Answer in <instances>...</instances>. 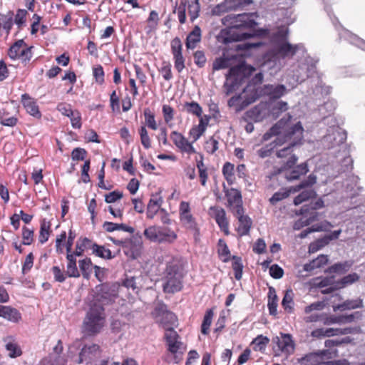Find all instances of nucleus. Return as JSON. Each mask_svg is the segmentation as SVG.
I'll return each mask as SVG.
<instances>
[{
  "label": "nucleus",
  "mask_w": 365,
  "mask_h": 365,
  "mask_svg": "<svg viewBox=\"0 0 365 365\" xmlns=\"http://www.w3.org/2000/svg\"><path fill=\"white\" fill-rule=\"evenodd\" d=\"M32 46L26 47L23 39L16 41L9 49L8 55L11 59L21 58L23 61H29L31 58Z\"/></svg>",
  "instance_id": "obj_12"
},
{
  "label": "nucleus",
  "mask_w": 365,
  "mask_h": 365,
  "mask_svg": "<svg viewBox=\"0 0 365 365\" xmlns=\"http://www.w3.org/2000/svg\"><path fill=\"white\" fill-rule=\"evenodd\" d=\"M294 192V187H292L289 190L277 192L269 199V201L272 204L274 205V204L277 203V202L287 198L289 195L290 192Z\"/></svg>",
  "instance_id": "obj_52"
},
{
  "label": "nucleus",
  "mask_w": 365,
  "mask_h": 365,
  "mask_svg": "<svg viewBox=\"0 0 365 365\" xmlns=\"http://www.w3.org/2000/svg\"><path fill=\"white\" fill-rule=\"evenodd\" d=\"M269 38L272 46L265 58L275 64H280L281 60L292 58L298 51L304 49L302 44L293 45L289 43L288 29L286 28H279L271 34Z\"/></svg>",
  "instance_id": "obj_2"
},
{
  "label": "nucleus",
  "mask_w": 365,
  "mask_h": 365,
  "mask_svg": "<svg viewBox=\"0 0 365 365\" xmlns=\"http://www.w3.org/2000/svg\"><path fill=\"white\" fill-rule=\"evenodd\" d=\"M171 52L172 54H176L182 53V42L178 37L174 38L170 42Z\"/></svg>",
  "instance_id": "obj_64"
},
{
  "label": "nucleus",
  "mask_w": 365,
  "mask_h": 365,
  "mask_svg": "<svg viewBox=\"0 0 365 365\" xmlns=\"http://www.w3.org/2000/svg\"><path fill=\"white\" fill-rule=\"evenodd\" d=\"M0 317L15 322L21 319V314L17 309L2 305H0Z\"/></svg>",
  "instance_id": "obj_29"
},
{
  "label": "nucleus",
  "mask_w": 365,
  "mask_h": 365,
  "mask_svg": "<svg viewBox=\"0 0 365 365\" xmlns=\"http://www.w3.org/2000/svg\"><path fill=\"white\" fill-rule=\"evenodd\" d=\"M79 268L82 272V275L85 279H88L91 273L92 262L88 257H86L78 262Z\"/></svg>",
  "instance_id": "obj_42"
},
{
  "label": "nucleus",
  "mask_w": 365,
  "mask_h": 365,
  "mask_svg": "<svg viewBox=\"0 0 365 365\" xmlns=\"http://www.w3.org/2000/svg\"><path fill=\"white\" fill-rule=\"evenodd\" d=\"M214 313L212 309L207 310L204 319L202 321V324L201 326V332L203 334H207L209 333L210 327L212 324V320L213 317Z\"/></svg>",
  "instance_id": "obj_45"
},
{
  "label": "nucleus",
  "mask_w": 365,
  "mask_h": 365,
  "mask_svg": "<svg viewBox=\"0 0 365 365\" xmlns=\"http://www.w3.org/2000/svg\"><path fill=\"white\" fill-rule=\"evenodd\" d=\"M175 69L180 73L185 68V58L182 53L173 55Z\"/></svg>",
  "instance_id": "obj_60"
},
{
  "label": "nucleus",
  "mask_w": 365,
  "mask_h": 365,
  "mask_svg": "<svg viewBox=\"0 0 365 365\" xmlns=\"http://www.w3.org/2000/svg\"><path fill=\"white\" fill-rule=\"evenodd\" d=\"M232 269L235 271V277L236 279L240 280L242 276L243 265L241 258L234 256L232 257Z\"/></svg>",
  "instance_id": "obj_49"
},
{
  "label": "nucleus",
  "mask_w": 365,
  "mask_h": 365,
  "mask_svg": "<svg viewBox=\"0 0 365 365\" xmlns=\"http://www.w3.org/2000/svg\"><path fill=\"white\" fill-rule=\"evenodd\" d=\"M352 329L350 328L340 329V328H328V329H318L314 331V334L317 336H332L337 335H345L351 333Z\"/></svg>",
  "instance_id": "obj_26"
},
{
  "label": "nucleus",
  "mask_w": 365,
  "mask_h": 365,
  "mask_svg": "<svg viewBox=\"0 0 365 365\" xmlns=\"http://www.w3.org/2000/svg\"><path fill=\"white\" fill-rule=\"evenodd\" d=\"M160 72L162 73L163 77L166 81H170L173 78L171 65L170 63L163 62V66L160 69Z\"/></svg>",
  "instance_id": "obj_63"
},
{
  "label": "nucleus",
  "mask_w": 365,
  "mask_h": 365,
  "mask_svg": "<svg viewBox=\"0 0 365 365\" xmlns=\"http://www.w3.org/2000/svg\"><path fill=\"white\" fill-rule=\"evenodd\" d=\"M294 293L292 289L286 290L284 297L282 301V306L289 313H292L294 311Z\"/></svg>",
  "instance_id": "obj_38"
},
{
  "label": "nucleus",
  "mask_w": 365,
  "mask_h": 365,
  "mask_svg": "<svg viewBox=\"0 0 365 365\" xmlns=\"http://www.w3.org/2000/svg\"><path fill=\"white\" fill-rule=\"evenodd\" d=\"M327 255H321L316 259L304 265L303 269L306 272H311L315 269L320 268L328 262Z\"/></svg>",
  "instance_id": "obj_31"
},
{
  "label": "nucleus",
  "mask_w": 365,
  "mask_h": 365,
  "mask_svg": "<svg viewBox=\"0 0 365 365\" xmlns=\"http://www.w3.org/2000/svg\"><path fill=\"white\" fill-rule=\"evenodd\" d=\"M269 343V339L261 334L252 340V345L255 351L264 352Z\"/></svg>",
  "instance_id": "obj_34"
},
{
  "label": "nucleus",
  "mask_w": 365,
  "mask_h": 365,
  "mask_svg": "<svg viewBox=\"0 0 365 365\" xmlns=\"http://www.w3.org/2000/svg\"><path fill=\"white\" fill-rule=\"evenodd\" d=\"M210 211L212 212L213 217L221 230L226 235H229V222L226 217L225 210L220 207H211Z\"/></svg>",
  "instance_id": "obj_18"
},
{
  "label": "nucleus",
  "mask_w": 365,
  "mask_h": 365,
  "mask_svg": "<svg viewBox=\"0 0 365 365\" xmlns=\"http://www.w3.org/2000/svg\"><path fill=\"white\" fill-rule=\"evenodd\" d=\"M157 321L163 326V327L166 331L168 330V328H172L171 326L175 323L176 317L174 313L168 311L167 313H165V315L161 316L160 318H158Z\"/></svg>",
  "instance_id": "obj_37"
},
{
  "label": "nucleus",
  "mask_w": 365,
  "mask_h": 365,
  "mask_svg": "<svg viewBox=\"0 0 365 365\" xmlns=\"http://www.w3.org/2000/svg\"><path fill=\"white\" fill-rule=\"evenodd\" d=\"M66 360L62 356L49 355L43 359L38 365H66Z\"/></svg>",
  "instance_id": "obj_39"
},
{
  "label": "nucleus",
  "mask_w": 365,
  "mask_h": 365,
  "mask_svg": "<svg viewBox=\"0 0 365 365\" xmlns=\"http://www.w3.org/2000/svg\"><path fill=\"white\" fill-rule=\"evenodd\" d=\"M243 66L237 65L232 66L226 74V81L224 87L226 93L230 94L239 88L243 78Z\"/></svg>",
  "instance_id": "obj_9"
},
{
  "label": "nucleus",
  "mask_w": 365,
  "mask_h": 365,
  "mask_svg": "<svg viewBox=\"0 0 365 365\" xmlns=\"http://www.w3.org/2000/svg\"><path fill=\"white\" fill-rule=\"evenodd\" d=\"M232 59L229 58H218L213 62V70H220L227 68L232 66Z\"/></svg>",
  "instance_id": "obj_48"
},
{
  "label": "nucleus",
  "mask_w": 365,
  "mask_h": 365,
  "mask_svg": "<svg viewBox=\"0 0 365 365\" xmlns=\"http://www.w3.org/2000/svg\"><path fill=\"white\" fill-rule=\"evenodd\" d=\"M143 235L149 241L158 244H172L178 238L175 232L170 227L158 225L149 226L145 229Z\"/></svg>",
  "instance_id": "obj_6"
},
{
  "label": "nucleus",
  "mask_w": 365,
  "mask_h": 365,
  "mask_svg": "<svg viewBox=\"0 0 365 365\" xmlns=\"http://www.w3.org/2000/svg\"><path fill=\"white\" fill-rule=\"evenodd\" d=\"M106 323L104 308L101 304H93L84 319L83 332L88 336L95 335L101 331Z\"/></svg>",
  "instance_id": "obj_5"
},
{
  "label": "nucleus",
  "mask_w": 365,
  "mask_h": 365,
  "mask_svg": "<svg viewBox=\"0 0 365 365\" xmlns=\"http://www.w3.org/2000/svg\"><path fill=\"white\" fill-rule=\"evenodd\" d=\"M93 77L95 78L96 81L98 84L102 85L104 83L105 73H104V71H103L102 66L98 65L96 67H93Z\"/></svg>",
  "instance_id": "obj_54"
},
{
  "label": "nucleus",
  "mask_w": 365,
  "mask_h": 365,
  "mask_svg": "<svg viewBox=\"0 0 365 365\" xmlns=\"http://www.w3.org/2000/svg\"><path fill=\"white\" fill-rule=\"evenodd\" d=\"M362 314L360 312H355L350 314H343L339 316H331L327 317L324 321V324L330 325L333 324H344L351 323L356 320L361 319Z\"/></svg>",
  "instance_id": "obj_16"
},
{
  "label": "nucleus",
  "mask_w": 365,
  "mask_h": 365,
  "mask_svg": "<svg viewBox=\"0 0 365 365\" xmlns=\"http://www.w3.org/2000/svg\"><path fill=\"white\" fill-rule=\"evenodd\" d=\"M185 110L190 114L200 117L202 113V107L197 102H186L183 105Z\"/></svg>",
  "instance_id": "obj_41"
},
{
  "label": "nucleus",
  "mask_w": 365,
  "mask_h": 365,
  "mask_svg": "<svg viewBox=\"0 0 365 365\" xmlns=\"http://www.w3.org/2000/svg\"><path fill=\"white\" fill-rule=\"evenodd\" d=\"M352 265L350 261H345L344 262H339L329 267L327 270L329 273L344 274L346 272Z\"/></svg>",
  "instance_id": "obj_36"
},
{
  "label": "nucleus",
  "mask_w": 365,
  "mask_h": 365,
  "mask_svg": "<svg viewBox=\"0 0 365 365\" xmlns=\"http://www.w3.org/2000/svg\"><path fill=\"white\" fill-rule=\"evenodd\" d=\"M272 342L275 356H279L281 354L290 355L294 351V343L289 334L280 333L279 336H276L272 339Z\"/></svg>",
  "instance_id": "obj_7"
},
{
  "label": "nucleus",
  "mask_w": 365,
  "mask_h": 365,
  "mask_svg": "<svg viewBox=\"0 0 365 365\" xmlns=\"http://www.w3.org/2000/svg\"><path fill=\"white\" fill-rule=\"evenodd\" d=\"M165 337L168 350L173 354L177 353L181 345V343L178 340V334L177 332L173 328H168V330L165 331Z\"/></svg>",
  "instance_id": "obj_22"
},
{
  "label": "nucleus",
  "mask_w": 365,
  "mask_h": 365,
  "mask_svg": "<svg viewBox=\"0 0 365 365\" xmlns=\"http://www.w3.org/2000/svg\"><path fill=\"white\" fill-rule=\"evenodd\" d=\"M5 349L10 358H16L22 354L20 346L11 336H6L3 339Z\"/></svg>",
  "instance_id": "obj_21"
},
{
  "label": "nucleus",
  "mask_w": 365,
  "mask_h": 365,
  "mask_svg": "<svg viewBox=\"0 0 365 365\" xmlns=\"http://www.w3.org/2000/svg\"><path fill=\"white\" fill-rule=\"evenodd\" d=\"M139 133L140 136V141L143 146L145 149H148L150 148V140L148 134V131L145 126L140 127L139 130Z\"/></svg>",
  "instance_id": "obj_56"
},
{
  "label": "nucleus",
  "mask_w": 365,
  "mask_h": 365,
  "mask_svg": "<svg viewBox=\"0 0 365 365\" xmlns=\"http://www.w3.org/2000/svg\"><path fill=\"white\" fill-rule=\"evenodd\" d=\"M187 9L190 19L193 22L199 16L200 9L199 0H188Z\"/></svg>",
  "instance_id": "obj_40"
},
{
  "label": "nucleus",
  "mask_w": 365,
  "mask_h": 365,
  "mask_svg": "<svg viewBox=\"0 0 365 365\" xmlns=\"http://www.w3.org/2000/svg\"><path fill=\"white\" fill-rule=\"evenodd\" d=\"M287 122L283 119L279 120L269 131L263 135L264 140H268L272 136L277 135L273 143L277 146L287 144L286 146L277 151L276 155L279 158H286V162L277 170L274 174H281L283 171L292 168L298 160V157L293 153V148L302 143L303 138V127L300 122L292 126H287Z\"/></svg>",
  "instance_id": "obj_1"
},
{
  "label": "nucleus",
  "mask_w": 365,
  "mask_h": 365,
  "mask_svg": "<svg viewBox=\"0 0 365 365\" xmlns=\"http://www.w3.org/2000/svg\"><path fill=\"white\" fill-rule=\"evenodd\" d=\"M316 195V192L312 190L308 189L302 191L300 194H299L294 200V204L295 205H298L303 202L314 197Z\"/></svg>",
  "instance_id": "obj_46"
},
{
  "label": "nucleus",
  "mask_w": 365,
  "mask_h": 365,
  "mask_svg": "<svg viewBox=\"0 0 365 365\" xmlns=\"http://www.w3.org/2000/svg\"><path fill=\"white\" fill-rule=\"evenodd\" d=\"M329 242L330 238H327V236L322 239H319L310 244L309 247V252L311 253H314L324 247L325 245H328Z\"/></svg>",
  "instance_id": "obj_47"
},
{
  "label": "nucleus",
  "mask_w": 365,
  "mask_h": 365,
  "mask_svg": "<svg viewBox=\"0 0 365 365\" xmlns=\"http://www.w3.org/2000/svg\"><path fill=\"white\" fill-rule=\"evenodd\" d=\"M201 29L198 26H195L192 31L186 38L185 46L187 49H194L197 44L201 41Z\"/></svg>",
  "instance_id": "obj_27"
},
{
  "label": "nucleus",
  "mask_w": 365,
  "mask_h": 365,
  "mask_svg": "<svg viewBox=\"0 0 365 365\" xmlns=\"http://www.w3.org/2000/svg\"><path fill=\"white\" fill-rule=\"evenodd\" d=\"M101 356L100 346L97 344L86 345L81 349L78 363L92 364Z\"/></svg>",
  "instance_id": "obj_13"
},
{
  "label": "nucleus",
  "mask_w": 365,
  "mask_h": 365,
  "mask_svg": "<svg viewBox=\"0 0 365 365\" xmlns=\"http://www.w3.org/2000/svg\"><path fill=\"white\" fill-rule=\"evenodd\" d=\"M317 178L314 175H309L307 179L302 181L299 185L294 187V192H297L300 189L311 186L316 182Z\"/></svg>",
  "instance_id": "obj_62"
},
{
  "label": "nucleus",
  "mask_w": 365,
  "mask_h": 365,
  "mask_svg": "<svg viewBox=\"0 0 365 365\" xmlns=\"http://www.w3.org/2000/svg\"><path fill=\"white\" fill-rule=\"evenodd\" d=\"M346 139V133L340 129H336L333 132V146L343 143Z\"/></svg>",
  "instance_id": "obj_57"
},
{
  "label": "nucleus",
  "mask_w": 365,
  "mask_h": 365,
  "mask_svg": "<svg viewBox=\"0 0 365 365\" xmlns=\"http://www.w3.org/2000/svg\"><path fill=\"white\" fill-rule=\"evenodd\" d=\"M91 250L93 254L105 259H112L115 257V255H112L111 251L109 249H106L103 245H98L96 243H93Z\"/></svg>",
  "instance_id": "obj_32"
},
{
  "label": "nucleus",
  "mask_w": 365,
  "mask_h": 365,
  "mask_svg": "<svg viewBox=\"0 0 365 365\" xmlns=\"http://www.w3.org/2000/svg\"><path fill=\"white\" fill-rule=\"evenodd\" d=\"M93 242L88 238L85 237L82 240H78L76 245V250L72 254L76 255V257H80L83 255L84 250L86 249L91 250Z\"/></svg>",
  "instance_id": "obj_35"
},
{
  "label": "nucleus",
  "mask_w": 365,
  "mask_h": 365,
  "mask_svg": "<svg viewBox=\"0 0 365 365\" xmlns=\"http://www.w3.org/2000/svg\"><path fill=\"white\" fill-rule=\"evenodd\" d=\"M324 206V201L322 199H318L314 202H312L311 205H304L299 211V214L303 215L300 220L302 226L308 225L316 220L317 212L315 210Z\"/></svg>",
  "instance_id": "obj_11"
},
{
  "label": "nucleus",
  "mask_w": 365,
  "mask_h": 365,
  "mask_svg": "<svg viewBox=\"0 0 365 365\" xmlns=\"http://www.w3.org/2000/svg\"><path fill=\"white\" fill-rule=\"evenodd\" d=\"M21 102L26 111L31 115L36 118L41 117V113L38 107L29 94L24 93L21 96Z\"/></svg>",
  "instance_id": "obj_25"
},
{
  "label": "nucleus",
  "mask_w": 365,
  "mask_h": 365,
  "mask_svg": "<svg viewBox=\"0 0 365 365\" xmlns=\"http://www.w3.org/2000/svg\"><path fill=\"white\" fill-rule=\"evenodd\" d=\"M50 235V222H46V220H43L41 224L40 233H39V242L41 244L45 243L49 237Z\"/></svg>",
  "instance_id": "obj_44"
},
{
  "label": "nucleus",
  "mask_w": 365,
  "mask_h": 365,
  "mask_svg": "<svg viewBox=\"0 0 365 365\" xmlns=\"http://www.w3.org/2000/svg\"><path fill=\"white\" fill-rule=\"evenodd\" d=\"M163 200L159 193H155L151 195L147 206L146 216L149 219H153L155 215L160 211V207Z\"/></svg>",
  "instance_id": "obj_20"
},
{
  "label": "nucleus",
  "mask_w": 365,
  "mask_h": 365,
  "mask_svg": "<svg viewBox=\"0 0 365 365\" xmlns=\"http://www.w3.org/2000/svg\"><path fill=\"white\" fill-rule=\"evenodd\" d=\"M205 129L202 125H196L192 127L189 132V135L192 138V142L197 141L200 137L205 133Z\"/></svg>",
  "instance_id": "obj_59"
},
{
  "label": "nucleus",
  "mask_w": 365,
  "mask_h": 365,
  "mask_svg": "<svg viewBox=\"0 0 365 365\" xmlns=\"http://www.w3.org/2000/svg\"><path fill=\"white\" fill-rule=\"evenodd\" d=\"M309 172L307 162H304L297 166H293L289 170L283 171L284 178L288 181H292L299 179L301 176L306 175Z\"/></svg>",
  "instance_id": "obj_19"
},
{
  "label": "nucleus",
  "mask_w": 365,
  "mask_h": 365,
  "mask_svg": "<svg viewBox=\"0 0 365 365\" xmlns=\"http://www.w3.org/2000/svg\"><path fill=\"white\" fill-rule=\"evenodd\" d=\"M364 307L363 300L361 298H358L356 299H347L344 301L343 303L339 304L333 305V311H346L351 310L357 308H362Z\"/></svg>",
  "instance_id": "obj_24"
},
{
  "label": "nucleus",
  "mask_w": 365,
  "mask_h": 365,
  "mask_svg": "<svg viewBox=\"0 0 365 365\" xmlns=\"http://www.w3.org/2000/svg\"><path fill=\"white\" fill-rule=\"evenodd\" d=\"M183 270L179 262H168L161 278L163 292L166 294H175L181 291L183 287Z\"/></svg>",
  "instance_id": "obj_4"
},
{
  "label": "nucleus",
  "mask_w": 365,
  "mask_h": 365,
  "mask_svg": "<svg viewBox=\"0 0 365 365\" xmlns=\"http://www.w3.org/2000/svg\"><path fill=\"white\" fill-rule=\"evenodd\" d=\"M278 304V297L274 287H269L268 292V309L271 315L277 314V307Z\"/></svg>",
  "instance_id": "obj_33"
},
{
  "label": "nucleus",
  "mask_w": 365,
  "mask_h": 365,
  "mask_svg": "<svg viewBox=\"0 0 365 365\" xmlns=\"http://www.w3.org/2000/svg\"><path fill=\"white\" fill-rule=\"evenodd\" d=\"M255 13H243L237 15L230 14L228 16L231 20V27L227 36L224 37L223 42L228 43L233 41H240L254 36L253 33L244 31V29H252L257 25L255 18Z\"/></svg>",
  "instance_id": "obj_3"
},
{
  "label": "nucleus",
  "mask_w": 365,
  "mask_h": 365,
  "mask_svg": "<svg viewBox=\"0 0 365 365\" xmlns=\"http://www.w3.org/2000/svg\"><path fill=\"white\" fill-rule=\"evenodd\" d=\"M180 219L183 226L186 229L192 231L195 236L199 235V229L191 213L180 215Z\"/></svg>",
  "instance_id": "obj_28"
},
{
  "label": "nucleus",
  "mask_w": 365,
  "mask_h": 365,
  "mask_svg": "<svg viewBox=\"0 0 365 365\" xmlns=\"http://www.w3.org/2000/svg\"><path fill=\"white\" fill-rule=\"evenodd\" d=\"M264 95L268 96L270 98L276 99L282 97L286 92V87L284 85H264L262 89Z\"/></svg>",
  "instance_id": "obj_23"
},
{
  "label": "nucleus",
  "mask_w": 365,
  "mask_h": 365,
  "mask_svg": "<svg viewBox=\"0 0 365 365\" xmlns=\"http://www.w3.org/2000/svg\"><path fill=\"white\" fill-rule=\"evenodd\" d=\"M224 192L227 200V207L230 212L233 214L239 211H242L243 201L241 192L235 188L227 189L225 185H223Z\"/></svg>",
  "instance_id": "obj_10"
},
{
  "label": "nucleus",
  "mask_w": 365,
  "mask_h": 365,
  "mask_svg": "<svg viewBox=\"0 0 365 365\" xmlns=\"http://www.w3.org/2000/svg\"><path fill=\"white\" fill-rule=\"evenodd\" d=\"M0 121L5 126L14 127L16 125L18 119L14 116L8 117L4 111L3 113L0 111Z\"/></svg>",
  "instance_id": "obj_53"
},
{
  "label": "nucleus",
  "mask_w": 365,
  "mask_h": 365,
  "mask_svg": "<svg viewBox=\"0 0 365 365\" xmlns=\"http://www.w3.org/2000/svg\"><path fill=\"white\" fill-rule=\"evenodd\" d=\"M170 138L175 145L182 152L189 154L195 153L194 147L181 133L177 131H173L170 134Z\"/></svg>",
  "instance_id": "obj_17"
},
{
  "label": "nucleus",
  "mask_w": 365,
  "mask_h": 365,
  "mask_svg": "<svg viewBox=\"0 0 365 365\" xmlns=\"http://www.w3.org/2000/svg\"><path fill=\"white\" fill-rule=\"evenodd\" d=\"M359 279V276L356 273L349 274L344 277L341 280L336 282L337 287L341 289L351 284Z\"/></svg>",
  "instance_id": "obj_43"
},
{
  "label": "nucleus",
  "mask_w": 365,
  "mask_h": 365,
  "mask_svg": "<svg viewBox=\"0 0 365 365\" xmlns=\"http://www.w3.org/2000/svg\"><path fill=\"white\" fill-rule=\"evenodd\" d=\"M245 210L243 209L242 211H239V214L237 212L232 214L238 220L239 225L237 231L240 236L248 235L252 225V219L248 215H245Z\"/></svg>",
  "instance_id": "obj_15"
},
{
  "label": "nucleus",
  "mask_w": 365,
  "mask_h": 365,
  "mask_svg": "<svg viewBox=\"0 0 365 365\" xmlns=\"http://www.w3.org/2000/svg\"><path fill=\"white\" fill-rule=\"evenodd\" d=\"M247 117L255 122L261 121L263 118V115L262 114V110L259 107L256 106L246 113Z\"/></svg>",
  "instance_id": "obj_50"
},
{
  "label": "nucleus",
  "mask_w": 365,
  "mask_h": 365,
  "mask_svg": "<svg viewBox=\"0 0 365 365\" xmlns=\"http://www.w3.org/2000/svg\"><path fill=\"white\" fill-rule=\"evenodd\" d=\"M143 250V240L139 235H134L130 238L125 239L123 252L130 259L138 258Z\"/></svg>",
  "instance_id": "obj_8"
},
{
  "label": "nucleus",
  "mask_w": 365,
  "mask_h": 365,
  "mask_svg": "<svg viewBox=\"0 0 365 365\" xmlns=\"http://www.w3.org/2000/svg\"><path fill=\"white\" fill-rule=\"evenodd\" d=\"M144 116L146 125L153 130L158 128L156 121L155 120L154 114L150 111L149 108L144 110Z\"/></svg>",
  "instance_id": "obj_51"
},
{
  "label": "nucleus",
  "mask_w": 365,
  "mask_h": 365,
  "mask_svg": "<svg viewBox=\"0 0 365 365\" xmlns=\"http://www.w3.org/2000/svg\"><path fill=\"white\" fill-rule=\"evenodd\" d=\"M218 144L217 140L211 137L205 142V149L207 153L213 154L218 149Z\"/></svg>",
  "instance_id": "obj_58"
},
{
  "label": "nucleus",
  "mask_w": 365,
  "mask_h": 365,
  "mask_svg": "<svg viewBox=\"0 0 365 365\" xmlns=\"http://www.w3.org/2000/svg\"><path fill=\"white\" fill-rule=\"evenodd\" d=\"M76 256L72 253H67L68 260L66 274L70 277H79L80 273L76 265Z\"/></svg>",
  "instance_id": "obj_30"
},
{
  "label": "nucleus",
  "mask_w": 365,
  "mask_h": 365,
  "mask_svg": "<svg viewBox=\"0 0 365 365\" xmlns=\"http://www.w3.org/2000/svg\"><path fill=\"white\" fill-rule=\"evenodd\" d=\"M34 231L26 227L22 228L23 244L29 245L33 242Z\"/></svg>",
  "instance_id": "obj_61"
},
{
  "label": "nucleus",
  "mask_w": 365,
  "mask_h": 365,
  "mask_svg": "<svg viewBox=\"0 0 365 365\" xmlns=\"http://www.w3.org/2000/svg\"><path fill=\"white\" fill-rule=\"evenodd\" d=\"M327 350H324L319 352H312L305 355L304 357L298 359L300 365H326V359H328Z\"/></svg>",
  "instance_id": "obj_14"
},
{
  "label": "nucleus",
  "mask_w": 365,
  "mask_h": 365,
  "mask_svg": "<svg viewBox=\"0 0 365 365\" xmlns=\"http://www.w3.org/2000/svg\"><path fill=\"white\" fill-rule=\"evenodd\" d=\"M218 253L220 256L224 257L222 259L223 262H227L229 260L230 257V252L227 245L222 240H219Z\"/></svg>",
  "instance_id": "obj_55"
}]
</instances>
